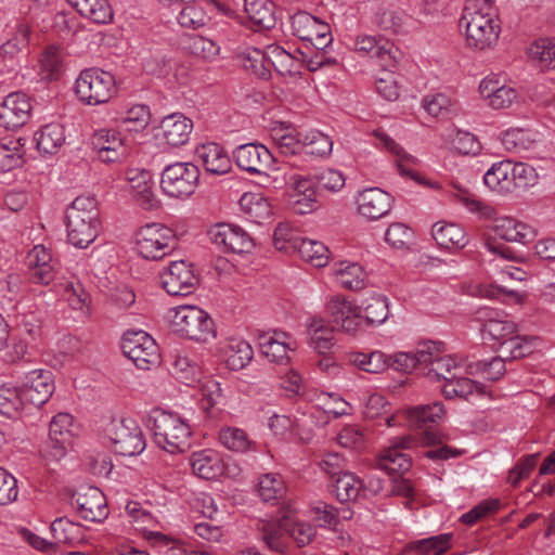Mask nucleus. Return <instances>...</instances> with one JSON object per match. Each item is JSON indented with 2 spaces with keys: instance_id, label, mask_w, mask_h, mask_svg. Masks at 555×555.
<instances>
[{
  "instance_id": "obj_30",
  "label": "nucleus",
  "mask_w": 555,
  "mask_h": 555,
  "mask_svg": "<svg viewBox=\"0 0 555 555\" xmlns=\"http://www.w3.org/2000/svg\"><path fill=\"white\" fill-rule=\"evenodd\" d=\"M37 150L42 155H54L65 143V128L59 122L42 126L34 135Z\"/></svg>"
},
{
  "instance_id": "obj_60",
  "label": "nucleus",
  "mask_w": 555,
  "mask_h": 555,
  "mask_svg": "<svg viewBox=\"0 0 555 555\" xmlns=\"http://www.w3.org/2000/svg\"><path fill=\"white\" fill-rule=\"evenodd\" d=\"M455 103L454 99L444 93L428 94L423 99L424 109L433 117H444Z\"/></svg>"
},
{
  "instance_id": "obj_14",
  "label": "nucleus",
  "mask_w": 555,
  "mask_h": 555,
  "mask_svg": "<svg viewBox=\"0 0 555 555\" xmlns=\"http://www.w3.org/2000/svg\"><path fill=\"white\" fill-rule=\"evenodd\" d=\"M160 283L164 289L172 296H186L197 284L192 266L184 260L171 261L160 273Z\"/></svg>"
},
{
  "instance_id": "obj_49",
  "label": "nucleus",
  "mask_w": 555,
  "mask_h": 555,
  "mask_svg": "<svg viewBox=\"0 0 555 555\" xmlns=\"http://www.w3.org/2000/svg\"><path fill=\"white\" fill-rule=\"evenodd\" d=\"M51 533L56 543L74 544L81 540V528L66 517L51 524Z\"/></svg>"
},
{
  "instance_id": "obj_21",
  "label": "nucleus",
  "mask_w": 555,
  "mask_h": 555,
  "mask_svg": "<svg viewBox=\"0 0 555 555\" xmlns=\"http://www.w3.org/2000/svg\"><path fill=\"white\" fill-rule=\"evenodd\" d=\"M358 211L367 220H377L386 216L392 205V197L379 188H369L357 197Z\"/></svg>"
},
{
  "instance_id": "obj_54",
  "label": "nucleus",
  "mask_w": 555,
  "mask_h": 555,
  "mask_svg": "<svg viewBox=\"0 0 555 555\" xmlns=\"http://www.w3.org/2000/svg\"><path fill=\"white\" fill-rule=\"evenodd\" d=\"M171 374L181 383L192 385L199 380L201 370L196 363L185 356H177Z\"/></svg>"
},
{
  "instance_id": "obj_41",
  "label": "nucleus",
  "mask_w": 555,
  "mask_h": 555,
  "mask_svg": "<svg viewBox=\"0 0 555 555\" xmlns=\"http://www.w3.org/2000/svg\"><path fill=\"white\" fill-rule=\"evenodd\" d=\"M334 492L340 502L356 500L363 489V481L354 474L344 472L334 479Z\"/></svg>"
},
{
  "instance_id": "obj_2",
  "label": "nucleus",
  "mask_w": 555,
  "mask_h": 555,
  "mask_svg": "<svg viewBox=\"0 0 555 555\" xmlns=\"http://www.w3.org/2000/svg\"><path fill=\"white\" fill-rule=\"evenodd\" d=\"M291 513V509L283 512L276 521H259L258 529L261 539L270 550L283 553L287 547L289 538L296 542L298 547H302L315 537L317 530L312 525L294 520Z\"/></svg>"
},
{
  "instance_id": "obj_39",
  "label": "nucleus",
  "mask_w": 555,
  "mask_h": 555,
  "mask_svg": "<svg viewBox=\"0 0 555 555\" xmlns=\"http://www.w3.org/2000/svg\"><path fill=\"white\" fill-rule=\"evenodd\" d=\"M296 249L302 260L311 263L315 268H322L328 262L330 250L322 242L300 238Z\"/></svg>"
},
{
  "instance_id": "obj_45",
  "label": "nucleus",
  "mask_w": 555,
  "mask_h": 555,
  "mask_svg": "<svg viewBox=\"0 0 555 555\" xmlns=\"http://www.w3.org/2000/svg\"><path fill=\"white\" fill-rule=\"evenodd\" d=\"M221 444L233 452H247L254 446L245 430L236 427H225L219 433Z\"/></svg>"
},
{
  "instance_id": "obj_25",
  "label": "nucleus",
  "mask_w": 555,
  "mask_h": 555,
  "mask_svg": "<svg viewBox=\"0 0 555 555\" xmlns=\"http://www.w3.org/2000/svg\"><path fill=\"white\" fill-rule=\"evenodd\" d=\"M493 231L495 235L506 242L524 245L532 242L537 236V232L531 225L512 217L494 218Z\"/></svg>"
},
{
  "instance_id": "obj_5",
  "label": "nucleus",
  "mask_w": 555,
  "mask_h": 555,
  "mask_svg": "<svg viewBox=\"0 0 555 555\" xmlns=\"http://www.w3.org/2000/svg\"><path fill=\"white\" fill-rule=\"evenodd\" d=\"M441 343L427 341L420 346L422 374L429 380L448 383L457 377V373H474L473 365H466L465 360L455 356H443Z\"/></svg>"
},
{
  "instance_id": "obj_57",
  "label": "nucleus",
  "mask_w": 555,
  "mask_h": 555,
  "mask_svg": "<svg viewBox=\"0 0 555 555\" xmlns=\"http://www.w3.org/2000/svg\"><path fill=\"white\" fill-rule=\"evenodd\" d=\"M150 117L151 113L149 106L137 104L125 112L120 117V124L129 131H139L149 125Z\"/></svg>"
},
{
  "instance_id": "obj_10",
  "label": "nucleus",
  "mask_w": 555,
  "mask_h": 555,
  "mask_svg": "<svg viewBox=\"0 0 555 555\" xmlns=\"http://www.w3.org/2000/svg\"><path fill=\"white\" fill-rule=\"evenodd\" d=\"M122 353L140 370H150L159 363L155 340L144 331H128L121 339Z\"/></svg>"
},
{
  "instance_id": "obj_32",
  "label": "nucleus",
  "mask_w": 555,
  "mask_h": 555,
  "mask_svg": "<svg viewBox=\"0 0 555 555\" xmlns=\"http://www.w3.org/2000/svg\"><path fill=\"white\" fill-rule=\"evenodd\" d=\"M431 234L436 243L446 249H462L468 243L464 229L456 223L436 222Z\"/></svg>"
},
{
  "instance_id": "obj_55",
  "label": "nucleus",
  "mask_w": 555,
  "mask_h": 555,
  "mask_svg": "<svg viewBox=\"0 0 555 555\" xmlns=\"http://www.w3.org/2000/svg\"><path fill=\"white\" fill-rule=\"evenodd\" d=\"M240 57L245 69L250 70L260 78H268L270 76V68L267 66V50L247 49Z\"/></svg>"
},
{
  "instance_id": "obj_48",
  "label": "nucleus",
  "mask_w": 555,
  "mask_h": 555,
  "mask_svg": "<svg viewBox=\"0 0 555 555\" xmlns=\"http://www.w3.org/2000/svg\"><path fill=\"white\" fill-rule=\"evenodd\" d=\"M240 205L256 223H261L272 214L271 205L259 194H244Z\"/></svg>"
},
{
  "instance_id": "obj_4",
  "label": "nucleus",
  "mask_w": 555,
  "mask_h": 555,
  "mask_svg": "<svg viewBox=\"0 0 555 555\" xmlns=\"http://www.w3.org/2000/svg\"><path fill=\"white\" fill-rule=\"evenodd\" d=\"M149 427L155 443L169 453L183 452L189 447L191 427L178 414L154 410L149 416Z\"/></svg>"
},
{
  "instance_id": "obj_58",
  "label": "nucleus",
  "mask_w": 555,
  "mask_h": 555,
  "mask_svg": "<svg viewBox=\"0 0 555 555\" xmlns=\"http://www.w3.org/2000/svg\"><path fill=\"white\" fill-rule=\"evenodd\" d=\"M317 17L312 14L299 11L291 17V28L293 35L302 41L311 42L313 27L315 25Z\"/></svg>"
},
{
  "instance_id": "obj_27",
  "label": "nucleus",
  "mask_w": 555,
  "mask_h": 555,
  "mask_svg": "<svg viewBox=\"0 0 555 555\" xmlns=\"http://www.w3.org/2000/svg\"><path fill=\"white\" fill-rule=\"evenodd\" d=\"M26 139L4 137L0 139V171L9 172L25 163Z\"/></svg>"
},
{
  "instance_id": "obj_47",
  "label": "nucleus",
  "mask_w": 555,
  "mask_h": 555,
  "mask_svg": "<svg viewBox=\"0 0 555 555\" xmlns=\"http://www.w3.org/2000/svg\"><path fill=\"white\" fill-rule=\"evenodd\" d=\"M463 374L457 373V377L443 384L441 391L446 399L462 398L467 400L470 395L480 390L475 380L462 376Z\"/></svg>"
},
{
  "instance_id": "obj_15",
  "label": "nucleus",
  "mask_w": 555,
  "mask_h": 555,
  "mask_svg": "<svg viewBox=\"0 0 555 555\" xmlns=\"http://www.w3.org/2000/svg\"><path fill=\"white\" fill-rule=\"evenodd\" d=\"M72 505L77 514L87 521L100 522L108 515L105 495L96 487L78 490L73 495Z\"/></svg>"
},
{
  "instance_id": "obj_18",
  "label": "nucleus",
  "mask_w": 555,
  "mask_h": 555,
  "mask_svg": "<svg viewBox=\"0 0 555 555\" xmlns=\"http://www.w3.org/2000/svg\"><path fill=\"white\" fill-rule=\"evenodd\" d=\"M257 344L261 354L278 364H286L289 361L288 352L297 347L292 336L282 331L259 333Z\"/></svg>"
},
{
  "instance_id": "obj_19",
  "label": "nucleus",
  "mask_w": 555,
  "mask_h": 555,
  "mask_svg": "<svg viewBox=\"0 0 555 555\" xmlns=\"http://www.w3.org/2000/svg\"><path fill=\"white\" fill-rule=\"evenodd\" d=\"M31 104L23 92H12L0 104V126L8 130L23 127L30 117Z\"/></svg>"
},
{
  "instance_id": "obj_26",
  "label": "nucleus",
  "mask_w": 555,
  "mask_h": 555,
  "mask_svg": "<svg viewBox=\"0 0 555 555\" xmlns=\"http://www.w3.org/2000/svg\"><path fill=\"white\" fill-rule=\"evenodd\" d=\"M479 91L488 104L495 109L509 107L518 98V93L513 87L500 86L495 78L490 77L481 80Z\"/></svg>"
},
{
  "instance_id": "obj_56",
  "label": "nucleus",
  "mask_w": 555,
  "mask_h": 555,
  "mask_svg": "<svg viewBox=\"0 0 555 555\" xmlns=\"http://www.w3.org/2000/svg\"><path fill=\"white\" fill-rule=\"evenodd\" d=\"M63 297L74 310H88L91 301L89 293L79 281H67L63 286Z\"/></svg>"
},
{
  "instance_id": "obj_42",
  "label": "nucleus",
  "mask_w": 555,
  "mask_h": 555,
  "mask_svg": "<svg viewBox=\"0 0 555 555\" xmlns=\"http://www.w3.org/2000/svg\"><path fill=\"white\" fill-rule=\"evenodd\" d=\"M304 152L315 157H326L332 153V139L319 130L302 132Z\"/></svg>"
},
{
  "instance_id": "obj_22",
  "label": "nucleus",
  "mask_w": 555,
  "mask_h": 555,
  "mask_svg": "<svg viewBox=\"0 0 555 555\" xmlns=\"http://www.w3.org/2000/svg\"><path fill=\"white\" fill-rule=\"evenodd\" d=\"M129 191L134 201L145 209L157 206V198L153 192L151 171L141 168H130L125 173Z\"/></svg>"
},
{
  "instance_id": "obj_52",
  "label": "nucleus",
  "mask_w": 555,
  "mask_h": 555,
  "mask_svg": "<svg viewBox=\"0 0 555 555\" xmlns=\"http://www.w3.org/2000/svg\"><path fill=\"white\" fill-rule=\"evenodd\" d=\"M529 56L539 62L542 70H555V42L541 39L529 49Z\"/></svg>"
},
{
  "instance_id": "obj_16",
  "label": "nucleus",
  "mask_w": 555,
  "mask_h": 555,
  "mask_svg": "<svg viewBox=\"0 0 555 555\" xmlns=\"http://www.w3.org/2000/svg\"><path fill=\"white\" fill-rule=\"evenodd\" d=\"M416 446L412 436L395 437L378 457V466L389 474H404L411 467V460L403 451Z\"/></svg>"
},
{
  "instance_id": "obj_8",
  "label": "nucleus",
  "mask_w": 555,
  "mask_h": 555,
  "mask_svg": "<svg viewBox=\"0 0 555 555\" xmlns=\"http://www.w3.org/2000/svg\"><path fill=\"white\" fill-rule=\"evenodd\" d=\"M138 253L147 260H159L177 247V236L172 229L162 223L143 225L135 235Z\"/></svg>"
},
{
  "instance_id": "obj_20",
  "label": "nucleus",
  "mask_w": 555,
  "mask_h": 555,
  "mask_svg": "<svg viewBox=\"0 0 555 555\" xmlns=\"http://www.w3.org/2000/svg\"><path fill=\"white\" fill-rule=\"evenodd\" d=\"M209 235L211 241L225 251L243 254L254 247V241L248 233L234 224H217L209 231Z\"/></svg>"
},
{
  "instance_id": "obj_36",
  "label": "nucleus",
  "mask_w": 555,
  "mask_h": 555,
  "mask_svg": "<svg viewBox=\"0 0 555 555\" xmlns=\"http://www.w3.org/2000/svg\"><path fill=\"white\" fill-rule=\"evenodd\" d=\"M452 533H441L429 538L412 541L406 544L405 550L420 555H442L452 546Z\"/></svg>"
},
{
  "instance_id": "obj_62",
  "label": "nucleus",
  "mask_w": 555,
  "mask_h": 555,
  "mask_svg": "<svg viewBox=\"0 0 555 555\" xmlns=\"http://www.w3.org/2000/svg\"><path fill=\"white\" fill-rule=\"evenodd\" d=\"M30 33L28 25H18L15 35L1 46L2 54L14 57L17 53L26 50L29 43Z\"/></svg>"
},
{
  "instance_id": "obj_40",
  "label": "nucleus",
  "mask_w": 555,
  "mask_h": 555,
  "mask_svg": "<svg viewBox=\"0 0 555 555\" xmlns=\"http://www.w3.org/2000/svg\"><path fill=\"white\" fill-rule=\"evenodd\" d=\"M257 491L263 502H275L284 498L286 486L279 474L268 473L259 477Z\"/></svg>"
},
{
  "instance_id": "obj_59",
  "label": "nucleus",
  "mask_w": 555,
  "mask_h": 555,
  "mask_svg": "<svg viewBox=\"0 0 555 555\" xmlns=\"http://www.w3.org/2000/svg\"><path fill=\"white\" fill-rule=\"evenodd\" d=\"M294 57L279 46L267 48V66L274 67L281 74H291L294 69Z\"/></svg>"
},
{
  "instance_id": "obj_53",
  "label": "nucleus",
  "mask_w": 555,
  "mask_h": 555,
  "mask_svg": "<svg viewBox=\"0 0 555 555\" xmlns=\"http://www.w3.org/2000/svg\"><path fill=\"white\" fill-rule=\"evenodd\" d=\"M208 16L197 3L184 5L177 15L178 24L185 29L196 30L206 25Z\"/></svg>"
},
{
  "instance_id": "obj_37",
  "label": "nucleus",
  "mask_w": 555,
  "mask_h": 555,
  "mask_svg": "<svg viewBox=\"0 0 555 555\" xmlns=\"http://www.w3.org/2000/svg\"><path fill=\"white\" fill-rule=\"evenodd\" d=\"M390 360L389 356L379 350L356 352L350 357V362L354 366L371 374H379L386 371L389 367Z\"/></svg>"
},
{
  "instance_id": "obj_23",
  "label": "nucleus",
  "mask_w": 555,
  "mask_h": 555,
  "mask_svg": "<svg viewBox=\"0 0 555 555\" xmlns=\"http://www.w3.org/2000/svg\"><path fill=\"white\" fill-rule=\"evenodd\" d=\"M162 138L173 147L184 145L193 129V122L182 114L176 113L163 118L160 122Z\"/></svg>"
},
{
  "instance_id": "obj_63",
  "label": "nucleus",
  "mask_w": 555,
  "mask_h": 555,
  "mask_svg": "<svg viewBox=\"0 0 555 555\" xmlns=\"http://www.w3.org/2000/svg\"><path fill=\"white\" fill-rule=\"evenodd\" d=\"M375 24L383 30L392 34L404 31V16L396 10H383L376 14Z\"/></svg>"
},
{
  "instance_id": "obj_12",
  "label": "nucleus",
  "mask_w": 555,
  "mask_h": 555,
  "mask_svg": "<svg viewBox=\"0 0 555 555\" xmlns=\"http://www.w3.org/2000/svg\"><path fill=\"white\" fill-rule=\"evenodd\" d=\"M233 158L241 169L260 176L263 183L269 181L268 171L275 163L270 150L259 143H246L237 146L233 152Z\"/></svg>"
},
{
  "instance_id": "obj_1",
  "label": "nucleus",
  "mask_w": 555,
  "mask_h": 555,
  "mask_svg": "<svg viewBox=\"0 0 555 555\" xmlns=\"http://www.w3.org/2000/svg\"><path fill=\"white\" fill-rule=\"evenodd\" d=\"M459 26L464 30L466 44L478 51L492 48L501 31L488 0H466Z\"/></svg>"
},
{
  "instance_id": "obj_28",
  "label": "nucleus",
  "mask_w": 555,
  "mask_h": 555,
  "mask_svg": "<svg viewBox=\"0 0 555 555\" xmlns=\"http://www.w3.org/2000/svg\"><path fill=\"white\" fill-rule=\"evenodd\" d=\"M373 134L377 140V146L385 149L396 157L395 164L400 175L415 178L416 173L413 170V166L416 164V158L406 153L403 147L383 130H375Z\"/></svg>"
},
{
  "instance_id": "obj_31",
  "label": "nucleus",
  "mask_w": 555,
  "mask_h": 555,
  "mask_svg": "<svg viewBox=\"0 0 555 555\" xmlns=\"http://www.w3.org/2000/svg\"><path fill=\"white\" fill-rule=\"evenodd\" d=\"M483 182L490 190L501 194L514 192L512 160L494 163L483 175Z\"/></svg>"
},
{
  "instance_id": "obj_24",
  "label": "nucleus",
  "mask_w": 555,
  "mask_h": 555,
  "mask_svg": "<svg viewBox=\"0 0 555 555\" xmlns=\"http://www.w3.org/2000/svg\"><path fill=\"white\" fill-rule=\"evenodd\" d=\"M197 162L210 175H224L231 170V160L223 147L215 142L202 144L195 151Z\"/></svg>"
},
{
  "instance_id": "obj_29",
  "label": "nucleus",
  "mask_w": 555,
  "mask_h": 555,
  "mask_svg": "<svg viewBox=\"0 0 555 555\" xmlns=\"http://www.w3.org/2000/svg\"><path fill=\"white\" fill-rule=\"evenodd\" d=\"M190 465L193 473L203 479H214L223 472L220 455L211 449L194 452L190 456Z\"/></svg>"
},
{
  "instance_id": "obj_44",
  "label": "nucleus",
  "mask_w": 555,
  "mask_h": 555,
  "mask_svg": "<svg viewBox=\"0 0 555 555\" xmlns=\"http://www.w3.org/2000/svg\"><path fill=\"white\" fill-rule=\"evenodd\" d=\"M25 403L21 387L0 386V414L10 418L18 417Z\"/></svg>"
},
{
  "instance_id": "obj_17",
  "label": "nucleus",
  "mask_w": 555,
  "mask_h": 555,
  "mask_svg": "<svg viewBox=\"0 0 555 555\" xmlns=\"http://www.w3.org/2000/svg\"><path fill=\"white\" fill-rule=\"evenodd\" d=\"M20 387L25 401L39 408L50 399L55 389L53 374L49 370H33L25 374Z\"/></svg>"
},
{
  "instance_id": "obj_3",
  "label": "nucleus",
  "mask_w": 555,
  "mask_h": 555,
  "mask_svg": "<svg viewBox=\"0 0 555 555\" xmlns=\"http://www.w3.org/2000/svg\"><path fill=\"white\" fill-rule=\"evenodd\" d=\"M68 242L78 248H87L98 237L101 221L96 203L89 196H78L66 210Z\"/></svg>"
},
{
  "instance_id": "obj_33",
  "label": "nucleus",
  "mask_w": 555,
  "mask_h": 555,
  "mask_svg": "<svg viewBox=\"0 0 555 555\" xmlns=\"http://www.w3.org/2000/svg\"><path fill=\"white\" fill-rule=\"evenodd\" d=\"M244 12L259 29H271L275 26V5L271 0H244Z\"/></svg>"
},
{
  "instance_id": "obj_43",
  "label": "nucleus",
  "mask_w": 555,
  "mask_h": 555,
  "mask_svg": "<svg viewBox=\"0 0 555 555\" xmlns=\"http://www.w3.org/2000/svg\"><path fill=\"white\" fill-rule=\"evenodd\" d=\"M442 402L435 401L430 404L414 406L409 412L410 422L418 428L435 424L444 415Z\"/></svg>"
},
{
  "instance_id": "obj_51",
  "label": "nucleus",
  "mask_w": 555,
  "mask_h": 555,
  "mask_svg": "<svg viewBox=\"0 0 555 555\" xmlns=\"http://www.w3.org/2000/svg\"><path fill=\"white\" fill-rule=\"evenodd\" d=\"M364 315L369 324L379 325L384 323L389 315L387 298L380 295H374L364 301Z\"/></svg>"
},
{
  "instance_id": "obj_34",
  "label": "nucleus",
  "mask_w": 555,
  "mask_h": 555,
  "mask_svg": "<svg viewBox=\"0 0 555 555\" xmlns=\"http://www.w3.org/2000/svg\"><path fill=\"white\" fill-rule=\"evenodd\" d=\"M337 283L350 291H360L365 286L366 272L357 262L340 261L332 267Z\"/></svg>"
},
{
  "instance_id": "obj_61",
  "label": "nucleus",
  "mask_w": 555,
  "mask_h": 555,
  "mask_svg": "<svg viewBox=\"0 0 555 555\" xmlns=\"http://www.w3.org/2000/svg\"><path fill=\"white\" fill-rule=\"evenodd\" d=\"M372 59L377 61L383 72H393L401 59V52L393 43L383 40Z\"/></svg>"
},
{
  "instance_id": "obj_7",
  "label": "nucleus",
  "mask_w": 555,
  "mask_h": 555,
  "mask_svg": "<svg viewBox=\"0 0 555 555\" xmlns=\"http://www.w3.org/2000/svg\"><path fill=\"white\" fill-rule=\"evenodd\" d=\"M171 324L181 336L205 343L216 336L210 315L197 306H179L172 309Z\"/></svg>"
},
{
  "instance_id": "obj_11",
  "label": "nucleus",
  "mask_w": 555,
  "mask_h": 555,
  "mask_svg": "<svg viewBox=\"0 0 555 555\" xmlns=\"http://www.w3.org/2000/svg\"><path fill=\"white\" fill-rule=\"evenodd\" d=\"M108 438L115 453L122 456H134L146 447L143 433L132 418H122L112 424Z\"/></svg>"
},
{
  "instance_id": "obj_50",
  "label": "nucleus",
  "mask_w": 555,
  "mask_h": 555,
  "mask_svg": "<svg viewBox=\"0 0 555 555\" xmlns=\"http://www.w3.org/2000/svg\"><path fill=\"white\" fill-rule=\"evenodd\" d=\"M532 132L522 128H511L502 132L501 141L506 151L519 153L530 149Z\"/></svg>"
},
{
  "instance_id": "obj_38",
  "label": "nucleus",
  "mask_w": 555,
  "mask_h": 555,
  "mask_svg": "<svg viewBox=\"0 0 555 555\" xmlns=\"http://www.w3.org/2000/svg\"><path fill=\"white\" fill-rule=\"evenodd\" d=\"M310 346L319 353H326L334 346V328L323 320H312L308 326Z\"/></svg>"
},
{
  "instance_id": "obj_6",
  "label": "nucleus",
  "mask_w": 555,
  "mask_h": 555,
  "mask_svg": "<svg viewBox=\"0 0 555 555\" xmlns=\"http://www.w3.org/2000/svg\"><path fill=\"white\" fill-rule=\"evenodd\" d=\"M75 92L87 105L107 103L116 92L115 77L96 67L83 69L75 81Z\"/></svg>"
},
{
  "instance_id": "obj_35",
  "label": "nucleus",
  "mask_w": 555,
  "mask_h": 555,
  "mask_svg": "<svg viewBox=\"0 0 555 555\" xmlns=\"http://www.w3.org/2000/svg\"><path fill=\"white\" fill-rule=\"evenodd\" d=\"M224 362L230 370L244 369L253 360V348L244 339L230 338L222 348Z\"/></svg>"
},
{
  "instance_id": "obj_13",
  "label": "nucleus",
  "mask_w": 555,
  "mask_h": 555,
  "mask_svg": "<svg viewBox=\"0 0 555 555\" xmlns=\"http://www.w3.org/2000/svg\"><path fill=\"white\" fill-rule=\"evenodd\" d=\"M476 320L481 325V332L487 339L495 340L501 344V348L506 340L518 333V326L514 320L504 311L483 307L477 310Z\"/></svg>"
},
{
  "instance_id": "obj_46",
  "label": "nucleus",
  "mask_w": 555,
  "mask_h": 555,
  "mask_svg": "<svg viewBox=\"0 0 555 555\" xmlns=\"http://www.w3.org/2000/svg\"><path fill=\"white\" fill-rule=\"evenodd\" d=\"M77 11L96 24H107L113 20V10L107 0H83Z\"/></svg>"
},
{
  "instance_id": "obj_64",
  "label": "nucleus",
  "mask_w": 555,
  "mask_h": 555,
  "mask_svg": "<svg viewBox=\"0 0 555 555\" xmlns=\"http://www.w3.org/2000/svg\"><path fill=\"white\" fill-rule=\"evenodd\" d=\"M202 390V408L206 411L209 409L220 405L224 401L223 390L218 380L208 378L206 379L201 387Z\"/></svg>"
},
{
  "instance_id": "obj_9",
  "label": "nucleus",
  "mask_w": 555,
  "mask_h": 555,
  "mask_svg": "<svg viewBox=\"0 0 555 555\" xmlns=\"http://www.w3.org/2000/svg\"><path fill=\"white\" fill-rule=\"evenodd\" d=\"M199 169L189 162H177L166 166L160 175V189L169 197L185 199L196 190Z\"/></svg>"
}]
</instances>
